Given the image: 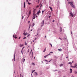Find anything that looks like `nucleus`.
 <instances>
[{
  "label": "nucleus",
  "instance_id": "obj_1",
  "mask_svg": "<svg viewBox=\"0 0 77 77\" xmlns=\"http://www.w3.org/2000/svg\"><path fill=\"white\" fill-rule=\"evenodd\" d=\"M44 20H43L41 23V27H42L43 26H44Z\"/></svg>",
  "mask_w": 77,
  "mask_h": 77
},
{
  "label": "nucleus",
  "instance_id": "obj_2",
  "mask_svg": "<svg viewBox=\"0 0 77 77\" xmlns=\"http://www.w3.org/2000/svg\"><path fill=\"white\" fill-rule=\"evenodd\" d=\"M35 16H36V14L33 15L32 19H35Z\"/></svg>",
  "mask_w": 77,
  "mask_h": 77
},
{
  "label": "nucleus",
  "instance_id": "obj_3",
  "mask_svg": "<svg viewBox=\"0 0 77 77\" xmlns=\"http://www.w3.org/2000/svg\"><path fill=\"white\" fill-rule=\"evenodd\" d=\"M71 17H73L74 15H73V14H72V12H70V16H71Z\"/></svg>",
  "mask_w": 77,
  "mask_h": 77
},
{
  "label": "nucleus",
  "instance_id": "obj_4",
  "mask_svg": "<svg viewBox=\"0 0 77 77\" xmlns=\"http://www.w3.org/2000/svg\"><path fill=\"white\" fill-rule=\"evenodd\" d=\"M69 4L70 5H72V4H73V2H69Z\"/></svg>",
  "mask_w": 77,
  "mask_h": 77
},
{
  "label": "nucleus",
  "instance_id": "obj_5",
  "mask_svg": "<svg viewBox=\"0 0 77 77\" xmlns=\"http://www.w3.org/2000/svg\"><path fill=\"white\" fill-rule=\"evenodd\" d=\"M31 10H30L29 11V16H30V14H31Z\"/></svg>",
  "mask_w": 77,
  "mask_h": 77
},
{
  "label": "nucleus",
  "instance_id": "obj_6",
  "mask_svg": "<svg viewBox=\"0 0 77 77\" xmlns=\"http://www.w3.org/2000/svg\"><path fill=\"white\" fill-rule=\"evenodd\" d=\"M41 12L40 11V10H39L37 12V15H39V13H41Z\"/></svg>",
  "mask_w": 77,
  "mask_h": 77
},
{
  "label": "nucleus",
  "instance_id": "obj_7",
  "mask_svg": "<svg viewBox=\"0 0 77 77\" xmlns=\"http://www.w3.org/2000/svg\"><path fill=\"white\" fill-rule=\"evenodd\" d=\"M71 6H72V8H75V7H74V5H73V4H72L71 5Z\"/></svg>",
  "mask_w": 77,
  "mask_h": 77
},
{
  "label": "nucleus",
  "instance_id": "obj_8",
  "mask_svg": "<svg viewBox=\"0 0 77 77\" xmlns=\"http://www.w3.org/2000/svg\"><path fill=\"white\" fill-rule=\"evenodd\" d=\"M70 71H71L70 72V73H72V69H70Z\"/></svg>",
  "mask_w": 77,
  "mask_h": 77
},
{
  "label": "nucleus",
  "instance_id": "obj_9",
  "mask_svg": "<svg viewBox=\"0 0 77 77\" xmlns=\"http://www.w3.org/2000/svg\"><path fill=\"white\" fill-rule=\"evenodd\" d=\"M75 66H74V68H75L76 67H77V63H75Z\"/></svg>",
  "mask_w": 77,
  "mask_h": 77
},
{
  "label": "nucleus",
  "instance_id": "obj_10",
  "mask_svg": "<svg viewBox=\"0 0 77 77\" xmlns=\"http://www.w3.org/2000/svg\"><path fill=\"white\" fill-rule=\"evenodd\" d=\"M23 45H22L21 44L20 45V47H23Z\"/></svg>",
  "mask_w": 77,
  "mask_h": 77
},
{
  "label": "nucleus",
  "instance_id": "obj_11",
  "mask_svg": "<svg viewBox=\"0 0 77 77\" xmlns=\"http://www.w3.org/2000/svg\"><path fill=\"white\" fill-rule=\"evenodd\" d=\"M25 60H26L24 58H23L22 59L23 62H24V61H25Z\"/></svg>",
  "mask_w": 77,
  "mask_h": 77
},
{
  "label": "nucleus",
  "instance_id": "obj_12",
  "mask_svg": "<svg viewBox=\"0 0 77 77\" xmlns=\"http://www.w3.org/2000/svg\"><path fill=\"white\" fill-rule=\"evenodd\" d=\"M51 60H50L48 62V60H45V61H46V62H51Z\"/></svg>",
  "mask_w": 77,
  "mask_h": 77
},
{
  "label": "nucleus",
  "instance_id": "obj_13",
  "mask_svg": "<svg viewBox=\"0 0 77 77\" xmlns=\"http://www.w3.org/2000/svg\"><path fill=\"white\" fill-rule=\"evenodd\" d=\"M68 63V64H70V65H72V63H71V62H69V63Z\"/></svg>",
  "mask_w": 77,
  "mask_h": 77
},
{
  "label": "nucleus",
  "instance_id": "obj_14",
  "mask_svg": "<svg viewBox=\"0 0 77 77\" xmlns=\"http://www.w3.org/2000/svg\"><path fill=\"white\" fill-rule=\"evenodd\" d=\"M49 8H50V10H51V11H52V9H53V8H52L50 7H49Z\"/></svg>",
  "mask_w": 77,
  "mask_h": 77
},
{
  "label": "nucleus",
  "instance_id": "obj_15",
  "mask_svg": "<svg viewBox=\"0 0 77 77\" xmlns=\"http://www.w3.org/2000/svg\"><path fill=\"white\" fill-rule=\"evenodd\" d=\"M31 52H32V54L33 55V52H32V49L31 50V52L30 53V54H31Z\"/></svg>",
  "mask_w": 77,
  "mask_h": 77
},
{
  "label": "nucleus",
  "instance_id": "obj_16",
  "mask_svg": "<svg viewBox=\"0 0 77 77\" xmlns=\"http://www.w3.org/2000/svg\"><path fill=\"white\" fill-rule=\"evenodd\" d=\"M35 75H38V73H37V72H35Z\"/></svg>",
  "mask_w": 77,
  "mask_h": 77
},
{
  "label": "nucleus",
  "instance_id": "obj_17",
  "mask_svg": "<svg viewBox=\"0 0 77 77\" xmlns=\"http://www.w3.org/2000/svg\"><path fill=\"white\" fill-rule=\"evenodd\" d=\"M58 51H62V49H58Z\"/></svg>",
  "mask_w": 77,
  "mask_h": 77
},
{
  "label": "nucleus",
  "instance_id": "obj_18",
  "mask_svg": "<svg viewBox=\"0 0 77 77\" xmlns=\"http://www.w3.org/2000/svg\"><path fill=\"white\" fill-rule=\"evenodd\" d=\"M62 28L61 27H60V32H62Z\"/></svg>",
  "mask_w": 77,
  "mask_h": 77
},
{
  "label": "nucleus",
  "instance_id": "obj_19",
  "mask_svg": "<svg viewBox=\"0 0 77 77\" xmlns=\"http://www.w3.org/2000/svg\"><path fill=\"white\" fill-rule=\"evenodd\" d=\"M70 67H71V68H74V66H73L72 65Z\"/></svg>",
  "mask_w": 77,
  "mask_h": 77
},
{
  "label": "nucleus",
  "instance_id": "obj_20",
  "mask_svg": "<svg viewBox=\"0 0 77 77\" xmlns=\"http://www.w3.org/2000/svg\"><path fill=\"white\" fill-rule=\"evenodd\" d=\"M24 8H25V2H24Z\"/></svg>",
  "mask_w": 77,
  "mask_h": 77
},
{
  "label": "nucleus",
  "instance_id": "obj_21",
  "mask_svg": "<svg viewBox=\"0 0 77 77\" xmlns=\"http://www.w3.org/2000/svg\"><path fill=\"white\" fill-rule=\"evenodd\" d=\"M46 51V48H45V49H44V50L43 51V52H45Z\"/></svg>",
  "mask_w": 77,
  "mask_h": 77
},
{
  "label": "nucleus",
  "instance_id": "obj_22",
  "mask_svg": "<svg viewBox=\"0 0 77 77\" xmlns=\"http://www.w3.org/2000/svg\"><path fill=\"white\" fill-rule=\"evenodd\" d=\"M36 2H38V3H39V0H38V1L36 0Z\"/></svg>",
  "mask_w": 77,
  "mask_h": 77
},
{
  "label": "nucleus",
  "instance_id": "obj_23",
  "mask_svg": "<svg viewBox=\"0 0 77 77\" xmlns=\"http://www.w3.org/2000/svg\"><path fill=\"white\" fill-rule=\"evenodd\" d=\"M63 64H61L60 65V66H63Z\"/></svg>",
  "mask_w": 77,
  "mask_h": 77
},
{
  "label": "nucleus",
  "instance_id": "obj_24",
  "mask_svg": "<svg viewBox=\"0 0 77 77\" xmlns=\"http://www.w3.org/2000/svg\"><path fill=\"white\" fill-rule=\"evenodd\" d=\"M35 26V23H33L32 25V26L33 27V26Z\"/></svg>",
  "mask_w": 77,
  "mask_h": 77
},
{
  "label": "nucleus",
  "instance_id": "obj_25",
  "mask_svg": "<svg viewBox=\"0 0 77 77\" xmlns=\"http://www.w3.org/2000/svg\"><path fill=\"white\" fill-rule=\"evenodd\" d=\"M14 38L15 39H17V35H15Z\"/></svg>",
  "mask_w": 77,
  "mask_h": 77
},
{
  "label": "nucleus",
  "instance_id": "obj_26",
  "mask_svg": "<svg viewBox=\"0 0 77 77\" xmlns=\"http://www.w3.org/2000/svg\"><path fill=\"white\" fill-rule=\"evenodd\" d=\"M23 34H24V35L25 36H26V35H27V34H26V32H24L23 33Z\"/></svg>",
  "mask_w": 77,
  "mask_h": 77
},
{
  "label": "nucleus",
  "instance_id": "obj_27",
  "mask_svg": "<svg viewBox=\"0 0 77 77\" xmlns=\"http://www.w3.org/2000/svg\"><path fill=\"white\" fill-rule=\"evenodd\" d=\"M36 14H35V12H33V15H35Z\"/></svg>",
  "mask_w": 77,
  "mask_h": 77
},
{
  "label": "nucleus",
  "instance_id": "obj_28",
  "mask_svg": "<svg viewBox=\"0 0 77 77\" xmlns=\"http://www.w3.org/2000/svg\"><path fill=\"white\" fill-rule=\"evenodd\" d=\"M45 10L44 11H42V14H43V12H45Z\"/></svg>",
  "mask_w": 77,
  "mask_h": 77
},
{
  "label": "nucleus",
  "instance_id": "obj_29",
  "mask_svg": "<svg viewBox=\"0 0 77 77\" xmlns=\"http://www.w3.org/2000/svg\"><path fill=\"white\" fill-rule=\"evenodd\" d=\"M47 55H46L45 56H44V57L45 58H46V57H47Z\"/></svg>",
  "mask_w": 77,
  "mask_h": 77
},
{
  "label": "nucleus",
  "instance_id": "obj_30",
  "mask_svg": "<svg viewBox=\"0 0 77 77\" xmlns=\"http://www.w3.org/2000/svg\"><path fill=\"white\" fill-rule=\"evenodd\" d=\"M28 5H30L31 4V3H29V2H28Z\"/></svg>",
  "mask_w": 77,
  "mask_h": 77
},
{
  "label": "nucleus",
  "instance_id": "obj_31",
  "mask_svg": "<svg viewBox=\"0 0 77 77\" xmlns=\"http://www.w3.org/2000/svg\"><path fill=\"white\" fill-rule=\"evenodd\" d=\"M75 74H77V71H75Z\"/></svg>",
  "mask_w": 77,
  "mask_h": 77
},
{
  "label": "nucleus",
  "instance_id": "obj_32",
  "mask_svg": "<svg viewBox=\"0 0 77 77\" xmlns=\"http://www.w3.org/2000/svg\"><path fill=\"white\" fill-rule=\"evenodd\" d=\"M32 65H35V63H32Z\"/></svg>",
  "mask_w": 77,
  "mask_h": 77
},
{
  "label": "nucleus",
  "instance_id": "obj_33",
  "mask_svg": "<svg viewBox=\"0 0 77 77\" xmlns=\"http://www.w3.org/2000/svg\"><path fill=\"white\" fill-rule=\"evenodd\" d=\"M50 45H51V47H53V46H52V45L51 44H50Z\"/></svg>",
  "mask_w": 77,
  "mask_h": 77
},
{
  "label": "nucleus",
  "instance_id": "obj_34",
  "mask_svg": "<svg viewBox=\"0 0 77 77\" xmlns=\"http://www.w3.org/2000/svg\"><path fill=\"white\" fill-rule=\"evenodd\" d=\"M29 49L28 50L27 53H29Z\"/></svg>",
  "mask_w": 77,
  "mask_h": 77
},
{
  "label": "nucleus",
  "instance_id": "obj_35",
  "mask_svg": "<svg viewBox=\"0 0 77 77\" xmlns=\"http://www.w3.org/2000/svg\"><path fill=\"white\" fill-rule=\"evenodd\" d=\"M36 9H34L33 11V12H35V11Z\"/></svg>",
  "mask_w": 77,
  "mask_h": 77
},
{
  "label": "nucleus",
  "instance_id": "obj_36",
  "mask_svg": "<svg viewBox=\"0 0 77 77\" xmlns=\"http://www.w3.org/2000/svg\"><path fill=\"white\" fill-rule=\"evenodd\" d=\"M36 8H39V6L37 5L36 7Z\"/></svg>",
  "mask_w": 77,
  "mask_h": 77
},
{
  "label": "nucleus",
  "instance_id": "obj_37",
  "mask_svg": "<svg viewBox=\"0 0 77 77\" xmlns=\"http://www.w3.org/2000/svg\"><path fill=\"white\" fill-rule=\"evenodd\" d=\"M26 37H25L24 38H23V39H26Z\"/></svg>",
  "mask_w": 77,
  "mask_h": 77
},
{
  "label": "nucleus",
  "instance_id": "obj_38",
  "mask_svg": "<svg viewBox=\"0 0 77 77\" xmlns=\"http://www.w3.org/2000/svg\"><path fill=\"white\" fill-rule=\"evenodd\" d=\"M53 53V52H51L49 54H50L51 53Z\"/></svg>",
  "mask_w": 77,
  "mask_h": 77
},
{
  "label": "nucleus",
  "instance_id": "obj_39",
  "mask_svg": "<svg viewBox=\"0 0 77 77\" xmlns=\"http://www.w3.org/2000/svg\"><path fill=\"white\" fill-rule=\"evenodd\" d=\"M27 43H26V42L25 43V45H27Z\"/></svg>",
  "mask_w": 77,
  "mask_h": 77
},
{
  "label": "nucleus",
  "instance_id": "obj_40",
  "mask_svg": "<svg viewBox=\"0 0 77 77\" xmlns=\"http://www.w3.org/2000/svg\"><path fill=\"white\" fill-rule=\"evenodd\" d=\"M25 47H23L22 49V50H23V49H24V48Z\"/></svg>",
  "mask_w": 77,
  "mask_h": 77
},
{
  "label": "nucleus",
  "instance_id": "obj_41",
  "mask_svg": "<svg viewBox=\"0 0 77 77\" xmlns=\"http://www.w3.org/2000/svg\"><path fill=\"white\" fill-rule=\"evenodd\" d=\"M23 18H24V16H22V19H23Z\"/></svg>",
  "mask_w": 77,
  "mask_h": 77
},
{
  "label": "nucleus",
  "instance_id": "obj_42",
  "mask_svg": "<svg viewBox=\"0 0 77 77\" xmlns=\"http://www.w3.org/2000/svg\"><path fill=\"white\" fill-rule=\"evenodd\" d=\"M49 55H50V54H48L47 55V56H49Z\"/></svg>",
  "mask_w": 77,
  "mask_h": 77
},
{
  "label": "nucleus",
  "instance_id": "obj_43",
  "mask_svg": "<svg viewBox=\"0 0 77 77\" xmlns=\"http://www.w3.org/2000/svg\"><path fill=\"white\" fill-rule=\"evenodd\" d=\"M33 72H34V71H32V73H33Z\"/></svg>",
  "mask_w": 77,
  "mask_h": 77
},
{
  "label": "nucleus",
  "instance_id": "obj_44",
  "mask_svg": "<svg viewBox=\"0 0 77 77\" xmlns=\"http://www.w3.org/2000/svg\"><path fill=\"white\" fill-rule=\"evenodd\" d=\"M26 2H28V0H26Z\"/></svg>",
  "mask_w": 77,
  "mask_h": 77
},
{
  "label": "nucleus",
  "instance_id": "obj_45",
  "mask_svg": "<svg viewBox=\"0 0 77 77\" xmlns=\"http://www.w3.org/2000/svg\"><path fill=\"white\" fill-rule=\"evenodd\" d=\"M28 23H30V21H28Z\"/></svg>",
  "mask_w": 77,
  "mask_h": 77
},
{
  "label": "nucleus",
  "instance_id": "obj_46",
  "mask_svg": "<svg viewBox=\"0 0 77 77\" xmlns=\"http://www.w3.org/2000/svg\"><path fill=\"white\" fill-rule=\"evenodd\" d=\"M20 39V37H19V39Z\"/></svg>",
  "mask_w": 77,
  "mask_h": 77
},
{
  "label": "nucleus",
  "instance_id": "obj_47",
  "mask_svg": "<svg viewBox=\"0 0 77 77\" xmlns=\"http://www.w3.org/2000/svg\"><path fill=\"white\" fill-rule=\"evenodd\" d=\"M37 17H38V16H37H37H36V18H37Z\"/></svg>",
  "mask_w": 77,
  "mask_h": 77
},
{
  "label": "nucleus",
  "instance_id": "obj_48",
  "mask_svg": "<svg viewBox=\"0 0 77 77\" xmlns=\"http://www.w3.org/2000/svg\"><path fill=\"white\" fill-rule=\"evenodd\" d=\"M50 17H51V16H49V18H50Z\"/></svg>",
  "mask_w": 77,
  "mask_h": 77
},
{
  "label": "nucleus",
  "instance_id": "obj_49",
  "mask_svg": "<svg viewBox=\"0 0 77 77\" xmlns=\"http://www.w3.org/2000/svg\"><path fill=\"white\" fill-rule=\"evenodd\" d=\"M71 34H72V32H71Z\"/></svg>",
  "mask_w": 77,
  "mask_h": 77
},
{
  "label": "nucleus",
  "instance_id": "obj_50",
  "mask_svg": "<svg viewBox=\"0 0 77 77\" xmlns=\"http://www.w3.org/2000/svg\"><path fill=\"white\" fill-rule=\"evenodd\" d=\"M20 77H21V74H20Z\"/></svg>",
  "mask_w": 77,
  "mask_h": 77
},
{
  "label": "nucleus",
  "instance_id": "obj_51",
  "mask_svg": "<svg viewBox=\"0 0 77 77\" xmlns=\"http://www.w3.org/2000/svg\"><path fill=\"white\" fill-rule=\"evenodd\" d=\"M32 58H33V54L32 55Z\"/></svg>",
  "mask_w": 77,
  "mask_h": 77
},
{
  "label": "nucleus",
  "instance_id": "obj_52",
  "mask_svg": "<svg viewBox=\"0 0 77 77\" xmlns=\"http://www.w3.org/2000/svg\"><path fill=\"white\" fill-rule=\"evenodd\" d=\"M53 22H54V20L53 21Z\"/></svg>",
  "mask_w": 77,
  "mask_h": 77
},
{
  "label": "nucleus",
  "instance_id": "obj_53",
  "mask_svg": "<svg viewBox=\"0 0 77 77\" xmlns=\"http://www.w3.org/2000/svg\"><path fill=\"white\" fill-rule=\"evenodd\" d=\"M59 39H61L60 38H59Z\"/></svg>",
  "mask_w": 77,
  "mask_h": 77
},
{
  "label": "nucleus",
  "instance_id": "obj_54",
  "mask_svg": "<svg viewBox=\"0 0 77 77\" xmlns=\"http://www.w3.org/2000/svg\"><path fill=\"white\" fill-rule=\"evenodd\" d=\"M72 63H74V61H72Z\"/></svg>",
  "mask_w": 77,
  "mask_h": 77
},
{
  "label": "nucleus",
  "instance_id": "obj_55",
  "mask_svg": "<svg viewBox=\"0 0 77 77\" xmlns=\"http://www.w3.org/2000/svg\"><path fill=\"white\" fill-rule=\"evenodd\" d=\"M14 36H15V35H13V37H14Z\"/></svg>",
  "mask_w": 77,
  "mask_h": 77
},
{
  "label": "nucleus",
  "instance_id": "obj_56",
  "mask_svg": "<svg viewBox=\"0 0 77 77\" xmlns=\"http://www.w3.org/2000/svg\"><path fill=\"white\" fill-rule=\"evenodd\" d=\"M31 31H32V29H31Z\"/></svg>",
  "mask_w": 77,
  "mask_h": 77
},
{
  "label": "nucleus",
  "instance_id": "obj_57",
  "mask_svg": "<svg viewBox=\"0 0 77 77\" xmlns=\"http://www.w3.org/2000/svg\"><path fill=\"white\" fill-rule=\"evenodd\" d=\"M14 57L15 58V54H14Z\"/></svg>",
  "mask_w": 77,
  "mask_h": 77
},
{
  "label": "nucleus",
  "instance_id": "obj_58",
  "mask_svg": "<svg viewBox=\"0 0 77 77\" xmlns=\"http://www.w3.org/2000/svg\"><path fill=\"white\" fill-rule=\"evenodd\" d=\"M29 16H28V17H27V18H29Z\"/></svg>",
  "mask_w": 77,
  "mask_h": 77
},
{
  "label": "nucleus",
  "instance_id": "obj_59",
  "mask_svg": "<svg viewBox=\"0 0 77 77\" xmlns=\"http://www.w3.org/2000/svg\"><path fill=\"white\" fill-rule=\"evenodd\" d=\"M34 59H35V57H34Z\"/></svg>",
  "mask_w": 77,
  "mask_h": 77
},
{
  "label": "nucleus",
  "instance_id": "obj_60",
  "mask_svg": "<svg viewBox=\"0 0 77 77\" xmlns=\"http://www.w3.org/2000/svg\"><path fill=\"white\" fill-rule=\"evenodd\" d=\"M47 37V36L46 35L45 36V38H46Z\"/></svg>",
  "mask_w": 77,
  "mask_h": 77
},
{
  "label": "nucleus",
  "instance_id": "obj_61",
  "mask_svg": "<svg viewBox=\"0 0 77 77\" xmlns=\"http://www.w3.org/2000/svg\"><path fill=\"white\" fill-rule=\"evenodd\" d=\"M29 2H30L31 1V0H29Z\"/></svg>",
  "mask_w": 77,
  "mask_h": 77
},
{
  "label": "nucleus",
  "instance_id": "obj_62",
  "mask_svg": "<svg viewBox=\"0 0 77 77\" xmlns=\"http://www.w3.org/2000/svg\"><path fill=\"white\" fill-rule=\"evenodd\" d=\"M66 58H68V57H66Z\"/></svg>",
  "mask_w": 77,
  "mask_h": 77
},
{
  "label": "nucleus",
  "instance_id": "obj_63",
  "mask_svg": "<svg viewBox=\"0 0 77 77\" xmlns=\"http://www.w3.org/2000/svg\"><path fill=\"white\" fill-rule=\"evenodd\" d=\"M26 34H27V33H26Z\"/></svg>",
  "mask_w": 77,
  "mask_h": 77
},
{
  "label": "nucleus",
  "instance_id": "obj_64",
  "mask_svg": "<svg viewBox=\"0 0 77 77\" xmlns=\"http://www.w3.org/2000/svg\"><path fill=\"white\" fill-rule=\"evenodd\" d=\"M36 38H35V40H36Z\"/></svg>",
  "mask_w": 77,
  "mask_h": 77
}]
</instances>
